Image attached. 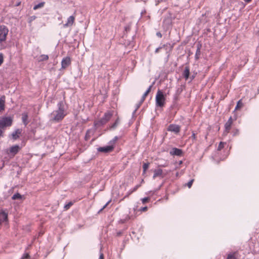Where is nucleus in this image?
<instances>
[{
	"label": "nucleus",
	"mask_w": 259,
	"mask_h": 259,
	"mask_svg": "<svg viewBox=\"0 0 259 259\" xmlns=\"http://www.w3.org/2000/svg\"><path fill=\"white\" fill-rule=\"evenodd\" d=\"M119 122V119L118 118H117V119L116 120V121H115V122L112 125L111 128H115L117 126V125L118 124Z\"/></svg>",
	"instance_id": "nucleus-28"
},
{
	"label": "nucleus",
	"mask_w": 259,
	"mask_h": 259,
	"mask_svg": "<svg viewBox=\"0 0 259 259\" xmlns=\"http://www.w3.org/2000/svg\"><path fill=\"white\" fill-rule=\"evenodd\" d=\"M182 153V150L177 148H173L170 152V154L172 155L181 156Z\"/></svg>",
	"instance_id": "nucleus-10"
},
{
	"label": "nucleus",
	"mask_w": 259,
	"mask_h": 259,
	"mask_svg": "<svg viewBox=\"0 0 259 259\" xmlns=\"http://www.w3.org/2000/svg\"><path fill=\"white\" fill-rule=\"evenodd\" d=\"M45 3L44 2H41L33 7V10H36L38 9L41 8L45 6Z\"/></svg>",
	"instance_id": "nucleus-20"
},
{
	"label": "nucleus",
	"mask_w": 259,
	"mask_h": 259,
	"mask_svg": "<svg viewBox=\"0 0 259 259\" xmlns=\"http://www.w3.org/2000/svg\"><path fill=\"white\" fill-rule=\"evenodd\" d=\"M12 198L13 200L19 199L21 198V195L19 193H16L13 195Z\"/></svg>",
	"instance_id": "nucleus-26"
},
{
	"label": "nucleus",
	"mask_w": 259,
	"mask_h": 259,
	"mask_svg": "<svg viewBox=\"0 0 259 259\" xmlns=\"http://www.w3.org/2000/svg\"><path fill=\"white\" fill-rule=\"evenodd\" d=\"M20 149L21 148L19 145H16L10 147L9 152L12 156H14L19 151Z\"/></svg>",
	"instance_id": "nucleus-8"
},
{
	"label": "nucleus",
	"mask_w": 259,
	"mask_h": 259,
	"mask_svg": "<svg viewBox=\"0 0 259 259\" xmlns=\"http://www.w3.org/2000/svg\"><path fill=\"white\" fill-rule=\"evenodd\" d=\"M13 120V117L11 116L0 117V127L5 131L7 127L12 125Z\"/></svg>",
	"instance_id": "nucleus-2"
},
{
	"label": "nucleus",
	"mask_w": 259,
	"mask_h": 259,
	"mask_svg": "<svg viewBox=\"0 0 259 259\" xmlns=\"http://www.w3.org/2000/svg\"><path fill=\"white\" fill-rule=\"evenodd\" d=\"M164 45L162 47H159V48H157L155 50V53H157L158 52H159L160 50H161V49H164Z\"/></svg>",
	"instance_id": "nucleus-37"
},
{
	"label": "nucleus",
	"mask_w": 259,
	"mask_h": 259,
	"mask_svg": "<svg viewBox=\"0 0 259 259\" xmlns=\"http://www.w3.org/2000/svg\"><path fill=\"white\" fill-rule=\"evenodd\" d=\"M28 116L27 113H23L22 114V122H23V123L24 124V125L25 126L27 125V124L28 123Z\"/></svg>",
	"instance_id": "nucleus-18"
},
{
	"label": "nucleus",
	"mask_w": 259,
	"mask_h": 259,
	"mask_svg": "<svg viewBox=\"0 0 259 259\" xmlns=\"http://www.w3.org/2000/svg\"><path fill=\"white\" fill-rule=\"evenodd\" d=\"M58 109L53 111L50 114V121L59 122L63 120L67 115L65 109V103L64 101H60L57 104Z\"/></svg>",
	"instance_id": "nucleus-1"
},
{
	"label": "nucleus",
	"mask_w": 259,
	"mask_h": 259,
	"mask_svg": "<svg viewBox=\"0 0 259 259\" xmlns=\"http://www.w3.org/2000/svg\"><path fill=\"white\" fill-rule=\"evenodd\" d=\"M243 104L241 100H239L235 107V110H238L239 109L242 108L243 107Z\"/></svg>",
	"instance_id": "nucleus-22"
},
{
	"label": "nucleus",
	"mask_w": 259,
	"mask_h": 259,
	"mask_svg": "<svg viewBox=\"0 0 259 259\" xmlns=\"http://www.w3.org/2000/svg\"><path fill=\"white\" fill-rule=\"evenodd\" d=\"M8 219V214L4 211L0 212V224L4 221H6Z\"/></svg>",
	"instance_id": "nucleus-15"
},
{
	"label": "nucleus",
	"mask_w": 259,
	"mask_h": 259,
	"mask_svg": "<svg viewBox=\"0 0 259 259\" xmlns=\"http://www.w3.org/2000/svg\"><path fill=\"white\" fill-rule=\"evenodd\" d=\"M110 201H108L104 206L103 207L100 209V210L99 211V213L101 212L104 208H105L109 204V203H110Z\"/></svg>",
	"instance_id": "nucleus-34"
},
{
	"label": "nucleus",
	"mask_w": 259,
	"mask_h": 259,
	"mask_svg": "<svg viewBox=\"0 0 259 259\" xmlns=\"http://www.w3.org/2000/svg\"><path fill=\"white\" fill-rule=\"evenodd\" d=\"M71 64V59L69 57L64 58L61 61V68L65 69Z\"/></svg>",
	"instance_id": "nucleus-7"
},
{
	"label": "nucleus",
	"mask_w": 259,
	"mask_h": 259,
	"mask_svg": "<svg viewBox=\"0 0 259 259\" xmlns=\"http://www.w3.org/2000/svg\"><path fill=\"white\" fill-rule=\"evenodd\" d=\"M152 86H153V84L151 85L148 88V89L147 90V91L145 92V93L144 94V95H143V96H142V97L141 98V103L144 102V101L145 99V98L147 97V96L148 95L149 92L151 91V88H152Z\"/></svg>",
	"instance_id": "nucleus-19"
},
{
	"label": "nucleus",
	"mask_w": 259,
	"mask_h": 259,
	"mask_svg": "<svg viewBox=\"0 0 259 259\" xmlns=\"http://www.w3.org/2000/svg\"><path fill=\"white\" fill-rule=\"evenodd\" d=\"M4 62V56L3 54L0 53V66Z\"/></svg>",
	"instance_id": "nucleus-35"
},
{
	"label": "nucleus",
	"mask_w": 259,
	"mask_h": 259,
	"mask_svg": "<svg viewBox=\"0 0 259 259\" xmlns=\"http://www.w3.org/2000/svg\"><path fill=\"white\" fill-rule=\"evenodd\" d=\"M192 138L194 140H195V139H196V136H195V133H193L192 135Z\"/></svg>",
	"instance_id": "nucleus-44"
},
{
	"label": "nucleus",
	"mask_w": 259,
	"mask_h": 259,
	"mask_svg": "<svg viewBox=\"0 0 259 259\" xmlns=\"http://www.w3.org/2000/svg\"><path fill=\"white\" fill-rule=\"evenodd\" d=\"M73 205V203L72 202H69L67 204H65L64 206V208L66 210L68 209L72 205Z\"/></svg>",
	"instance_id": "nucleus-29"
},
{
	"label": "nucleus",
	"mask_w": 259,
	"mask_h": 259,
	"mask_svg": "<svg viewBox=\"0 0 259 259\" xmlns=\"http://www.w3.org/2000/svg\"><path fill=\"white\" fill-rule=\"evenodd\" d=\"M49 59V56L47 55H41L39 56L38 60L39 61H47Z\"/></svg>",
	"instance_id": "nucleus-21"
},
{
	"label": "nucleus",
	"mask_w": 259,
	"mask_h": 259,
	"mask_svg": "<svg viewBox=\"0 0 259 259\" xmlns=\"http://www.w3.org/2000/svg\"><path fill=\"white\" fill-rule=\"evenodd\" d=\"M112 116V113L110 112L105 113L104 116L100 120L95 123V125L97 126H100L105 124L110 119Z\"/></svg>",
	"instance_id": "nucleus-4"
},
{
	"label": "nucleus",
	"mask_w": 259,
	"mask_h": 259,
	"mask_svg": "<svg viewBox=\"0 0 259 259\" xmlns=\"http://www.w3.org/2000/svg\"><path fill=\"white\" fill-rule=\"evenodd\" d=\"M157 177H161L163 178V170L161 169H156L154 170V175L153 179H155Z\"/></svg>",
	"instance_id": "nucleus-11"
},
{
	"label": "nucleus",
	"mask_w": 259,
	"mask_h": 259,
	"mask_svg": "<svg viewBox=\"0 0 259 259\" xmlns=\"http://www.w3.org/2000/svg\"><path fill=\"white\" fill-rule=\"evenodd\" d=\"M167 130L168 131L172 132L177 134L179 133L180 126L176 124H170Z\"/></svg>",
	"instance_id": "nucleus-9"
},
{
	"label": "nucleus",
	"mask_w": 259,
	"mask_h": 259,
	"mask_svg": "<svg viewBox=\"0 0 259 259\" xmlns=\"http://www.w3.org/2000/svg\"><path fill=\"white\" fill-rule=\"evenodd\" d=\"M225 144H226V143L221 142L218 146V150H219V151L221 150L224 147V146Z\"/></svg>",
	"instance_id": "nucleus-27"
},
{
	"label": "nucleus",
	"mask_w": 259,
	"mask_h": 259,
	"mask_svg": "<svg viewBox=\"0 0 259 259\" xmlns=\"http://www.w3.org/2000/svg\"><path fill=\"white\" fill-rule=\"evenodd\" d=\"M193 182L194 180L192 179L187 184V186L188 187V188H190L191 187Z\"/></svg>",
	"instance_id": "nucleus-33"
},
{
	"label": "nucleus",
	"mask_w": 259,
	"mask_h": 259,
	"mask_svg": "<svg viewBox=\"0 0 259 259\" xmlns=\"http://www.w3.org/2000/svg\"><path fill=\"white\" fill-rule=\"evenodd\" d=\"M118 140V137H115L112 140L110 141V142H109V144L110 145H113L114 146V144L115 143V142L117 141Z\"/></svg>",
	"instance_id": "nucleus-30"
},
{
	"label": "nucleus",
	"mask_w": 259,
	"mask_h": 259,
	"mask_svg": "<svg viewBox=\"0 0 259 259\" xmlns=\"http://www.w3.org/2000/svg\"><path fill=\"white\" fill-rule=\"evenodd\" d=\"M201 45L200 44H198L197 45V50L195 53V58L196 59H198L200 57V54H201Z\"/></svg>",
	"instance_id": "nucleus-17"
},
{
	"label": "nucleus",
	"mask_w": 259,
	"mask_h": 259,
	"mask_svg": "<svg viewBox=\"0 0 259 259\" xmlns=\"http://www.w3.org/2000/svg\"><path fill=\"white\" fill-rule=\"evenodd\" d=\"M149 200H150V198L147 197H145V198H142L141 199V201H142V203L143 204H144L146 202H147V201H148Z\"/></svg>",
	"instance_id": "nucleus-32"
},
{
	"label": "nucleus",
	"mask_w": 259,
	"mask_h": 259,
	"mask_svg": "<svg viewBox=\"0 0 259 259\" xmlns=\"http://www.w3.org/2000/svg\"><path fill=\"white\" fill-rule=\"evenodd\" d=\"M29 257V255L28 253H25L23 254V255L22 256L21 259H26L28 258Z\"/></svg>",
	"instance_id": "nucleus-36"
},
{
	"label": "nucleus",
	"mask_w": 259,
	"mask_h": 259,
	"mask_svg": "<svg viewBox=\"0 0 259 259\" xmlns=\"http://www.w3.org/2000/svg\"><path fill=\"white\" fill-rule=\"evenodd\" d=\"M238 134H239V131L238 130H236L234 132L233 136H235L238 135Z\"/></svg>",
	"instance_id": "nucleus-41"
},
{
	"label": "nucleus",
	"mask_w": 259,
	"mask_h": 259,
	"mask_svg": "<svg viewBox=\"0 0 259 259\" xmlns=\"http://www.w3.org/2000/svg\"><path fill=\"white\" fill-rule=\"evenodd\" d=\"M5 97L3 96L0 98V112L5 110Z\"/></svg>",
	"instance_id": "nucleus-12"
},
{
	"label": "nucleus",
	"mask_w": 259,
	"mask_h": 259,
	"mask_svg": "<svg viewBox=\"0 0 259 259\" xmlns=\"http://www.w3.org/2000/svg\"><path fill=\"white\" fill-rule=\"evenodd\" d=\"M227 259H236V258L234 254L231 253L228 255Z\"/></svg>",
	"instance_id": "nucleus-31"
},
{
	"label": "nucleus",
	"mask_w": 259,
	"mask_h": 259,
	"mask_svg": "<svg viewBox=\"0 0 259 259\" xmlns=\"http://www.w3.org/2000/svg\"><path fill=\"white\" fill-rule=\"evenodd\" d=\"M149 166V163H144L143 165V174H145L147 170V169L148 168Z\"/></svg>",
	"instance_id": "nucleus-25"
},
{
	"label": "nucleus",
	"mask_w": 259,
	"mask_h": 259,
	"mask_svg": "<svg viewBox=\"0 0 259 259\" xmlns=\"http://www.w3.org/2000/svg\"><path fill=\"white\" fill-rule=\"evenodd\" d=\"M8 33H0V43L5 40Z\"/></svg>",
	"instance_id": "nucleus-24"
},
{
	"label": "nucleus",
	"mask_w": 259,
	"mask_h": 259,
	"mask_svg": "<svg viewBox=\"0 0 259 259\" xmlns=\"http://www.w3.org/2000/svg\"><path fill=\"white\" fill-rule=\"evenodd\" d=\"M21 132H22L21 130H20V129L16 130L14 132H13L12 134V138L14 140L17 139L19 137L20 135H21Z\"/></svg>",
	"instance_id": "nucleus-13"
},
{
	"label": "nucleus",
	"mask_w": 259,
	"mask_h": 259,
	"mask_svg": "<svg viewBox=\"0 0 259 259\" xmlns=\"http://www.w3.org/2000/svg\"><path fill=\"white\" fill-rule=\"evenodd\" d=\"M74 20H75V17L73 16H71L70 17H69L67 19V21L66 22V23L65 24L64 26H71L74 22Z\"/></svg>",
	"instance_id": "nucleus-14"
},
{
	"label": "nucleus",
	"mask_w": 259,
	"mask_h": 259,
	"mask_svg": "<svg viewBox=\"0 0 259 259\" xmlns=\"http://www.w3.org/2000/svg\"><path fill=\"white\" fill-rule=\"evenodd\" d=\"M156 105L157 107H162L165 103V97L160 90H158L155 97Z\"/></svg>",
	"instance_id": "nucleus-3"
},
{
	"label": "nucleus",
	"mask_w": 259,
	"mask_h": 259,
	"mask_svg": "<svg viewBox=\"0 0 259 259\" xmlns=\"http://www.w3.org/2000/svg\"><path fill=\"white\" fill-rule=\"evenodd\" d=\"M190 75V69L189 67H185V69L183 73V75L186 80H187Z\"/></svg>",
	"instance_id": "nucleus-16"
},
{
	"label": "nucleus",
	"mask_w": 259,
	"mask_h": 259,
	"mask_svg": "<svg viewBox=\"0 0 259 259\" xmlns=\"http://www.w3.org/2000/svg\"><path fill=\"white\" fill-rule=\"evenodd\" d=\"M114 146L113 145H110L104 147H101L97 148V151L104 153H110L113 151Z\"/></svg>",
	"instance_id": "nucleus-5"
},
{
	"label": "nucleus",
	"mask_w": 259,
	"mask_h": 259,
	"mask_svg": "<svg viewBox=\"0 0 259 259\" xmlns=\"http://www.w3.org/2000/svg\"><path fill=\"white\" fill-rule=\"evenodd\" d=\"M122 37H126V35H124Z\"/></svg>",
	"instance_id": "nucleus-46"
},
{
	"label": "nucleus",
	"mask_w": 259,
	"mask_h": 259,
	"mask_svg": "<svg viewBox=\"0 0 259 259\" xmlns=\"http://www.w3.org/2000/svg\"><path fill=\"white\" fill-rule=\"evenodd\" d=\"M157 35L159 37H162L161 33H157Z\"/></svg>",
	"instance_id": "nucleus-45"
},
{
	"label": "nucleus",
	"mask_w": 259,
	"mask_h": 259,
	"mask_svg": "<svg viewBox=\"0 0 259 259\" xmlns=\"http://www.w3.org/2000/svg\"><path fill=\"white\" fill-rule=\"evenodd\" d=\"M232 123H233V119H232V117H230L225 124V131L224 133V135H227L228 133H229V132L231 130Z\"/></svg>",
	"instance_id": "nucleus-6"
},
{
	"label": "nucleus",
	"mask_w": 259,
	"mask_h": 259,
	"mask_svg": "<svg viewBox=\"0 0 259 259\" xmlns=\"http://www.w3.org/2000/svg\"><path fill=\"white\" fill-rule=\"evenodd\" d=\"M4 131H3L1 127H0V137L3 136V133Z\"/></svg>",
	"instance_id": "nucleus-42"
},
{
	"label": "nucleus",
	"mask_w": 259,
	"mask_h": 259,
	"mask_svg": "<svg viewBox=\"0 0 259 259\" xmlns=\"http://www.w3.org/2000/svg\"><path fill=\"white\" fill-rule=\"evenodd\" d=\"M148 209V207L147 206H145V207H141L140 208V211H146Z\"/></svg>",
	"instance_id": "nucleus-38"
},
{
	"label": "nucleus",
	"mask_w": 259,
	"mask_h": 259,
	"mask_svg": "<svg viewBox=\"0 0 259 259\" xmlns=\"http://www.w3.org/2000/svg\"><path fill=\"white\" fill-rule=\"evenodd\" d=\"M133 192H134L133 191V190H131L127 192V194L124 196V198L128 197L129 195H131L132 193H133Z\"/></svg>",
	"instance_id": "nucleus-39"
},
{
	"label": "nucleus",
	"mask_w": 259,
	"mask_h": 259,
	"mask_svg": "<svg viewBox=\"0 0 259 259\" xmlns=\"http://www.w3.org/2000/svg\"><path fill=\"white\" fill-rule=\"evenodd\" d=\"M139 186H140V185H136V186H135V187L132 189L133 191V192L136 191L138 189V188L139 187Z\"/></svg>",
	"instance_id": "nucleus-40"
},
{
	"label": "nucleus",
	"mask_w": 259,
	"mask_h": 259,
	"mask_svg": "<svg viewBox=\"0 0 259 259\" xmlns=\"http://www.w3.org/2000/svg\"><path fill=\"white\" fill-rule=\"evenodd\" d=\"M99 259H104V255L102 253H100Z\"/></svg>",
	"instance_id": "nucleus-43"
},
{
	"label": "nucleus",
	"mask_w": 259,
	"mask_h": 259,
	"mask_svg": "<svg viewBox=\"0 0 259 259\" xmlns=\"http://www.w3.org/2000/svg\"><path fill=\"white\" fill-rule=\"evenodd\" d=\"M8 29L5 25L0 26V32H8Z\"/></svg>",
	"instance_id": "nucleus-23"
}]
</instances>
